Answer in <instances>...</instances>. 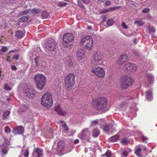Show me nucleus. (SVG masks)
<instances>
[{
  "mask_svg": "<svg viewBox=\"0 0 157 157\" xmlns=\"http://www.w3.org/2000/svg\"><path fill=\"white\" fill-rule=\"evenodd\" d=\"M107 104V100L104 97H99L93 99L92 106L96 110L101 111L104 110Z\"/></svg>",
  "mask_w": 157,
  "mask_h": 157,
  "instance_id": "obj_1",
  "label": "nucleus"
},
{
  "mask_svg": "<svg viewBox=\"0 0 157 157\" xmlns=\"http://www.w3.org/2000/svg\"><path fill=\"white\" fill-rule=\"evenodd\" d=\"M75 75L72 73L68 74L65 78V88L67 91L72 90L75 84Z\"/></svg>",
  "mask_w": 157,
  "mask_h": 157,
  "instance_id": "obj_2",
  "label": "nucleus"
},
{
  "mask_svg": "<svg viewBox=\"0 0 157 157\" xmlns=\"http://www.w3.org/2000/svg\"><path fill=\"white\" fill-rule=\"evenodd\" d=\"M53 100L52 95L49 93H45L41 98V104L44 107L50 108L52 107Z\"/></svg>",
  "mask_w": 157,
  "mask_h": 157,
  "instance_id": "obj_3",
  "label": "nucleus"
},
{
  "mask_svg": "<svg viewBox=\"0 0 157 157\" xmlns=\"http://www.w3.org/2000/svg\"><path fill=\"white\" fill-rule=\"evenodd\" d=\"M37 88L41 90L43 89L46 83V77L42 74H37L34 77Z\"/></svg>",
  "mask_w": 157,
  "mask_h": 157,
  "instance_id": "obj_4",
  "label": "nucleus"
},
{
  "mask_svg": "<svg viewBox=\"0 0 157 157\" xmlns=\"http://www.w3.org/2000/svg\"><path fill=\"white\" fill-rule=\"evenodd\" d=\"M92 73L100 78H103L105 75V72L103 68L97 65L93 66L91 69Z\"/></svg>",
  "mask_w": 157,
  "mask_h": 157,
  "instance_id": "obj_5",
  "label": "nucleus"
},
{
  "mask_svg": "<svg viewBox=\"0 0 157 157\" xmlns=\"http://www.w3.org/2000/svg\"><path fill=\"white\" fill-rule=\"evenodd\" d=\"M121 83L122 88H126L132 85V79L127 76H122L121 79Z\"/></svg>",
  "mask_w": 157,
  "mask_h": 157,
  "instance_id": "obj_6",
  "label": "nucleus"
},
{
  "mask_svg": "<svg viewBox=\"0 0 157 157\" xmlns=\"http://www.w3.org/2000/svg\"><path fill=\"white\" fill-rule=\"evenodd\" d=\"M93 59L98 65H101L103 63V57L101 52L96 51L94 55Z\"/></svg>",
  "mask_w": 157,
  "mask_h": 157,
  "instance_id": "obj_7",
  "label": "nucleus"
},
{
  "mask_svg": "<svg viewBox=\"0 0 157 157\" xmlns=\"http://www.w3.org/2000/svg\"><path fill=\"white\" fill-rule=\"evenodd\" d=\"M56 43L54 39L49 40L46 44L45 48L49 51H54L56 48Z\"/></svg>",
  "mask_w": 157,
  "mask_h": 157,
  "instance_id": "obj_8",
  "label": "nucleus"
},
{
  "mask_svg": "<svg viewBox=\"0 0 157 157\" xmlns=\"http://www.w3.org/2000/svg\"><path fill=\"white\" fill-rule=\"evenodd\" d=\"M74 35L71 33H67L63 36V39L64 43L67 44L71 42L74 39Z\"/></svg>",
  "mask_w": 157,
  "mask_h": 157,
  "instance_id": "obj_9",
  "label": "nucleus"
},
{
  "mask_svg": "<svg viewBox=\"0 0 157 157\" xmlns=\"http://www.w3.org/2000/svg\"><path fill=\"white\" fill-rule=\"evenodd\" d=\"M137 66L136 64L130 63H126L124 67V69L127 71L134 72L137 69Z\"/></svg>",
  "mask_w": 157,
  "mask_h": 157,
  "instance_id": "obj_10",
  "label": "nucleus"
},
{
  "mask_svg": "<svg viewBox=\"0 0 157 157\" xmlns=\"http://www.w3.org/2000/svg\"><path fill=\"white\" fill-rule=\"evenodd\" d=\"M90 132L88 129H85L83 130L81 134V138L83 140H85L87 141H90Z\"/></svg>",
  "mask_w": 157,
  "mask_h": 157,
  "instance_id": "obj_11",
  "label": "nucleus"
},
{
  "mask_svg": "<svg viewBox=\"0 0 157 157\" xmlns=\"http://www.w3.org/2000/svg\"><path fill=\"white\" fill-rule=\"evenodd\" d=\"M25 92L26 95L30 98H34L35 96V91L31 87L26 89Z\"/></svg>",
  "mask_w": 157,
  "mask_h": 157,
  "instance_id": "obj_12",
  "label": "nucleus"
},
{
  "mask_svg": "<svg viewBox=\"0 0 157 157\" xmlns=\"http://www.w3.org/2000/svg\"><path fill=\"white\" fill-rule=\"evenodd\" d=\"M85 51L83 49H79L77 52L76 55L77 59L78 60H82L83 59H85Z\"/></svg>",
  "mask_w": 157,
  "mask_h": 157,
  "instance_id": "obj_13",
  "label": "nucleus"
},
{
  "mask_svg": "<svg viewBox=\"0 0 157 157\" xmlns=\"http://www.w3.org/2000/svg\"><path fill=\"white\" fill-rule=\"evenodd\" d=\"M128 60L127 56L126 54L122 55L119 58L117 62L120 64H123L126 62Z\"/></svg>",
  "mask_w": 157,
  "mask_h": 157,
  "instance_id": "obj_14",
  "label": "nucleus"
},
{
  "mask_svg": "<svg viewBox=\"0 0 157 157\" xmlns=\"http://www.w3.org/2000/svg\"><path fill=\"white\" fill-rule=\"evenodd\" d=\"M59 122L63 129V131L65 133H69V128L66 123L63 121H61Z\"/></svg>",
  "mask_w": 157,
  "mask_h": 157,
  "instance_id": "obj_15",
  "label": "nucleus"
},
{
  "mask_svg": "<svg viewBox=\"0 0 157 157\" xmlns=\"http://www.w3.org/2000/svg\"><path fill=\"white\" fill-rule=\"evenodd\" d=\"M73 58L71 56H69L68 57L67 61L65 65L69 67H73L74 62H73Z\"/></svg>",
  "mask_w": 157,
  "mask_h": 157,
  "instance_id": "obj_16",
  "label": "nucleus"
},
{
  "mask_svg": "<svg viewBox=\"0 0 157 157\" xmlns=\"http://www.w3.org/2000/svg\"><path fill=\"white\" fill-rule=\"evenodd\" d=\"M55 111H56L59 115L64 116L66 113V112L62 109L59 105H58L55 108Z\"/></svg>",
  "mask_w": 157,
  "mask_h": 157,
  "instance_id": "obj_17",
  "label": "nucleus"
},
{
  "mask_svg": "<svg viewBox=\"0 0 157 157\" xmlns=\"http://www.w3.org/2000/svg\"><path fill=\"white\" fill-rule=\"evenodd\" d=\"M42 151L39 148H37L33 154V157H40L43 155Z\"/></svg>",
  "mask_w": 157,
  "mask_h": 157,
  "instance_id": "obj_18",
  "label": "nucleus"
},
{
  "mask_svg": "<svg viewBox=\"0 0 157 157\" xmlns=\"http://www.w3.org/2000/svg\"><path fill=\"white\" fill-rule=\"evenodd\" d=\"M86 44V47L87 49L90 50L93 47V40L92 37L90 38V40Z\"/></svg>",
  "mask_w": 157,
  "mask_h": 157,
  "instance_id": "obj_19",
  "label": "nucleus"
},
{
  "mask_svg": "<svg viewBox=\"0 0 157 157\" xmlns=\"http://www.w3.org/2000/svg\"><path fill=\"white\" fill-rule=\"evenodd\" d=\"M14 130L15 131H16V132L18 134H22L24 131V127L21 126H19L14 128Z\"/></svg>",
  "mask_w": 157,
  "mask_h": 157,
  "instance_id": "obj_20",
  "label": "nucleus"
},
{
  "mask_svg": "<svg viewBox=\"0 0 157 157\" xmlns=\"http://www.w3.org/2000/svg\"><path fill=\"white\" fill-rule=\"evenodd\" d=\"M141 150V148L140 145L137 146L135 149V153L137 156L139 157H141L142 156L140 155Z\"/></svg>",
  "mask_w": 157,
  "mask_h": 157,
  "instance_id": "obj_21",
  "label": "nucleus"
},
{
  "mask_svg": "<svg viewBox=\"0 0 157 157\" xmlns=\"http://www.w3.org/2000/svg\"><path fill=\"white\" fill-rule=\"evenodd\" d=\"M91 37L90 36H87L86 37H82L81 39L80 43L81 44H83L85 43H86L89 41L88 40H90V38Z\"/></svg>",
  "mask_w": 157,
  "mask_h": 157,
  "instance_id": "obj_22",
  "label": "nucleus"
},
{
  "mask_svg": "<svg viewBox=\"0 0 157 157\" xmlns=\"http://www.w3.org/2000/svg\"><path fill=\"white\" fill-rule=\"evenodd\" d=\"M145 79L150 82H151L153 80L154 77L152 75L147 74L145 75Z\"/></svg>",
  "mask_w": 157,
  "mask_h": 157,
  "instance_id": "obj_23",
  "label": "nucleus"
},
{
  "mask_svg": "<svg viewBox=\"0 0 157 157\" xmlns=\"http://www.w3.org/2000/svg\"><path fill=\"white\" fill-rule=\"evenodd\" d=\"M15 36L17 38L21 39L24 36L23 32L20 30H18L16 32Z\"/></svg>",
  "mask_w": 157,
  "mask_h": 157,
  "instance_id": "obj_24",
  "label": "nucleus"
},
{
  "mask_svg": "<svg viewBox=\"0 0 157 157\" xmlns=\"http://www.w3.org/2000/svg\"><path fill=\"white\" fill-rule=\"evenodd\" d=\"M120 136L118 134L116 135L111 137L109 140L111 142H115L119 140Z\"/></svg>",
  "mask_w": 157,
  "mask_h": 157,
  "instance_id": "obj_25",
  "label": "nucleus"
},
{
  "mask_svg": "<svg viewBox=\"0 0 157 157\" xmlns=\"http://www.w3.org/2000/svg\"><path fill=\"white\" fill-rule=\"evenodd\" d=\"M146 99L149 100H151L152 99V93L150 91H147L146 92Z\"/></svg>",
  "mask_w": 157,
  "mask_h": 157,
  "instance_id": "obj_26",
  "label": "nucleus"
},
{
  "mask_svg": "<svg viewBox=\"0 0 157 157\" xmlns=\"http://www.w3.org/2000/svg\"><path fill=\"white\" fill-rule=\"evenodd\" d=\"M29 17L27 16H23L18 19V21L20 22H24L28 19Z\"/></svg>",
  "mask_w": 157,
  "mask_h": 157,
  "instance_id": "obj_27",
  "label": "nucleus"
},
{
  "mask_svg": "<svg viewBox=\"0 0 157 157\" xmlns=\"http://www.w3.org/2000/svg\"><path fill=\"white\" fill-rule=\"evenodd\" d=\"M49 16V13L47 11L44 10L42 12L41 17L43 19L46 18Z\"/></svg>",
  "mask_w": 157,
  "mask_h": 157,
  "instance_id": "obj_28",
  "label": "nucleus"
},
{
  "mask_svg": "<svg viewBox=\"0 0 157 157\" xmlns=\"http://www.w3.org/2000/svg\"><path fill=\"white\" fill-rule=\"evenodd\" d=\"M64 145V142L63 140H60L59 142L57 144V148H58L62 149Z\"/></svg>",
  "mask_w": 157,
  "mask_h": 157,
  "instance_id": "obj_29",
  "label": "nucleus"
},
{
  "mask_svg": "<svg viewBox=\"0 0 157 157\" xmlns=\"http://www.w3.org/2000/svg\"><path fill=\"white\" fill-rule=\"evenodd\" d=\"M99 129L95 128L93 131L92 135L94 137H96L99 135Z\"/></svg>",
  "mask_w": 157,
  "mask_h": 157,
  "instance_id": "obj_30",
  "label": "nucleus"
},
{
  "mask_svg": "<svg viewBox=\"0 0 157 157\" xmlns=\"http://www.w3.org/2000/svg\"><path fill=\"white\" fill-rule=\"evenodd\" d=\"M50 131L47 133V134H48L47 136H46L48 138H52L53 136V130L51 128H50L49 129Z\"/></svg>",
  "mask_w": 157,
  "mask_h": 157,
  "instance_id": "obj_31",
  "label": "nucleus"
},
{
  "mask_svg": "<svg viewBox=\"0 0 157 157\" xmlns=\"http://www.w3.org/2000/svg\"><path fill=\"white\" fill-rule=\"evenodd\" d=\"M40 12V10L39 9H34L31 10V13L34 15H35L36 13H38Z\"/></svg>",
  "mask_w": 157,
  "mask_h": 157,
  "instance_id": "obj_32",
  "label": "nucleus"
},
{
  "mask_svg": "<svg viewBox=\"0 0 157 157\" xmlns=\"http://www.w3.org/2000/svg\"><path fill=\"white\" fill-rule=\"evenodd\" d=\"M110 126L105 125L103 128L104 131L106 132H109L110 131Z\"/></svg>",
  "mask_w": 157,
  "mask_h": 157,
  "instance_id": "obj_33",
  "label": "nucleus"
},
{
  "mask_svg": "<svg viewBox=\"0 0 157 157\" xmlns=\"http://www.w3.org/2000/svg\"><path fill=\"white\" fill-rule=\"evenodd\" d=\"M112 155L111 152L110 150L107 151L102 156H105L106 157H111Z\"/></svg>",
  "mask_w": 157,
  "mask_h": 157,
  "instance_id": "obj_34",
  "label": "nucleus"
},
{
  "mask_svg": "<svg viewBox=\"0 0 157 157\" xmlns=\"http://www.w3.org/2000/svg\"><path fill=\"white\" fill-rule=\"evenodd\" d=\"M120 142L123 145H127L128 144L129 141L128 139L126 138H123Z\"/></svg>",
  "mask_w": 157,
  "mask_h": 157,
  "instance_id": "obj_35",
  "label": "nucleus"
},
{
  "mask_svg": "<svg viewBox=\"0 0 157 157\" xmlns=\"http://www.w3.org/2000/svg\"><path fill=\"white\" fill-rule=\"evenodd\" d=\"M114 21L113 19H110L107 21L106 24L110 26L114 24Z\"/></svg>",
  "mask_w": 157,
  "mask_h": 157,
  "instance_id": "obj_36",
  "label": "nucleus"
},
{
  "mask_svg": "<svg viewBox=\"0 0 157 157\" xmlns=\"http://www.w3.org/2000/svg\"><path fill=\"white\" fill-rule=\"evenodd\" d=\"M10 112L9 111H6L2 115L3 119H5L6 118H7V117L9 115Z\"/></svg>",
  "mask_w": 157,
  "mask_h": 157,
  "instance_id": "obj_37",
  "label": "nucleus"
},
{
  "mask_svg": "<svg viewBox=\"0 0 157 157\" xmlns=\"http://www.w3.org/2000/svg\"><path fill=\"white\" fill-rule=\"evenodd\" d=\"M121 7L120 6H118L116 7H112L109 8V11H112L113 10H115L116 9H120Z\"/></svg>",
  "mask_w": 157,
  "mask_h": 157,
  "instance_id": "obj_38",
  "label": "nucleus"
},
{
  "mask_svg": "<svg viewBox=\"0 0 157 157\" xmlns=\"http://www.w3.org/2000/svg\"><path fill=\"white\" fill-rule=\"evenodd\" d=\"M20 109L22 112H24L27 109V106L25 105H22L20 107Z\"/></svg>",
  "mask_w": 157,
  "mask_h": 157,
  "instance_id": "obj_39",
  "label": "nucleus"
},
{
  "mask_svg": "<svg viewBox=\"0 0 157 157\" xmlns=\"http://www.w3.org/2000/svg\"><path fill=\"white\" fill-rule=\"evenodd\" d=\"M148 29L150 33H154L155 32V29L153 27L149 26Z\"/></svg>",
  "mask_w": 157,
  "mask_h": 157,
  "instance_id": "obj_40",
  "label": "nucleus"
},
{
  "mask_svg": "<svg viewBox=\"0 0 157 157\" xmlns=\"http://www.w3.org/2000/svg\"><path fill=\"white\" fill-rule=\"evenodd\" d=\"M128 153L127 151L124 150L123 151L122 155L124 157H126L128 156Z\"/></svg>",
  "mask_w": 157,
  "mask_h": 157,
  "instance_id": "obj_41",
  "label": "nucleus"
},
{
  "mask_svg": "<svg viewBox=\"0 0 157 157\" xmlns=\"http://www.w3.org/2000/svg\"><path fill=\"white\" fill-rule=\"evenodd\" d=\"M67 5V3L63 2H59L58 4V6H66Z\"/></svg>",
  "mask_w": 157,
  "mask_h": 157,
  "instance_id": "obj_42",
  "label": "nucleus"
},
{
  "mask_svg": "<svg viewBox=\"0 0 157 157\" xmlns=\"http://www.w3.org/2000/svg\"><path fill=\"white\" fill-rule=\"evenodd\" d=\"M9 145V142L6 140H5L2 144V147H7Z\"/></svg>",
  "mask_w": 157,
  "mask_h": 157,
  "instance_id": "obj_43",
  "label": "nucleus"
},
{
  "mask_svg": "<svg viewBox=\"0 0 157 157\" xmlns=\"http://www.w3.org/2000/svg\"><path fill=\"white\" fill-rule=\"evenodd\" d=\"M8 50V48L6 46H2L1 49V52H6Z\"/></svg>",
  "mask_w": 157,
  "mask_h": 157,
  "instance_id": "obj_44",
  "label": "nucleus"
},
{
  "mask_svg": "<svg viewBox=\"0 0 157 157\" xmlns=\"http://www.w3.org/2000/svg\"><path fill=\"white\" fill-rule=\"evenodd\" d=\"M2 149V152L3 154H6L7 153V150L6 149L7 147H3Z\"/></svg>",
  "mask_w": 157,
  "mask_h": 157,
  "instance_id": "obj_45",
  "label": "nucleus"
},
{
  "mask_svg": "<svg viewBox=\"0 0 157 157\" xmlns=\"http://www.w3.org/2000/svg\"><path fill=\"white\" fill-rule=\"evenodd\" d=\"M5 89L7 90H11V88L8 86L7 84H5L4 86Z\"/></svg>",
  "mask_w": 157,
  "mask_h": 157,
  "instance_id": "obj_46",
  "label": "nucleus"
},
{
  "mask_svg": "<svg viewBox=\"0 0 157 157\" xmlns=\"http://www.w3.org/2000/svg\"><path fill=\"white\" fill-rule=\"evenodd\" d=\"M25 157H28L29 155V152L28 150L27 149L24 153Z\"/></svg>",
  "mask_w": 157,
  "mask_h": 157,
  "instance_id": "obj_47",
  "label": "nucleus"
},
{
  "mask_svg": "<svg viewBox=\"0 0 157 157\" xmlns=\"http://www.w3.org/2000/svg\"><path fill=\"white\" fill-rule=\"evenodd\" d=\"M5 131L6 133L10 132L11 131L10 129L8 126L6 127Z\"/></svg>",
  "mask_w": 157,
  "mask_h": 157,
  "instance_id": "obj_48",
  "label": "nucleus"
},
{
  "mask_svg": "<svg viewBox=\"0 0 157 157\" xmlns=\"http://www.w3.org/2000/svg\"><path fill=\"white\" fill-rule=\"evenodd\" d=\"M150 10V9L148 8H145L142 10V12L146 13L148 12Z\"/></svg>",
  "mask_w": 157,
  "mask_h": 157,
  "instance_id": "obj_49",
  "label": "nucleus"
},
{
  "mask_svg": "<svg viewBox=\"0 0 157 157\" xmlns=\"http://www.w3.org/2000/svg\"><path fill=\"white\" fill-rule=\"evenodd\" d=\"M78 6H79L82 9H83L85 8V6L80 2H78Z\"/></svg>",
  "mask_w": 157,
  "mask_h": 157,
  "instance_id": "obj_50",
  "label": "nucleus"
},
{
  "mask_svg": "<svg viewBox=\"0 0 157 157\" xmlns=\"http://www.w3.org/2000/svg\"><path fill=\"white\" fill-rule=\"evenodd\" d=\"M134 24L138 26H140L142 25V24H141L140 22L138 21H135L134 22Z\"/></svg>",
  "mask_w": 157,
  "mask_h": 157,
  "instance_id": "obj_51",
  "label": "nucleus"
},
{
  "mask_svg": "<svg viewBox=\"0 0 157 157\" xmlns=\"http://www.w3.org/2000/svg\"><path fill=\"white\" fill-rule=\"evenodd\" d=\"M28 13V12L27 10H25L23 12H21L20 14V15L21 16H22V15H24L27 14Z\"/></svg>",
  "mask_w": 157,
  "mask_h": 157,
  "instance_id": "obj_52",
  "label": "nucleus"
},
{
  "mask_svg": "<svg viewBox=\"0 0 157 157\" xmlns=\"http://www.w3.org/2000/svg\"><path fill=\"white\" fill-rule=\"evenodd\" d=\"M108 12H109V9H104L101 12H100V13L102 14L105 13H107Z\"/></svg>",
  "mask_w": 157,
  "mask_h": 157,
  "instance_id": "obj_53",
  "label": "nucleus"
},
{
  "mask_svg": "<svg viewBox=\"0 0 157 157\" xmlns=\"http://www.w3.org/2000/svg\"><path fill=\"white\" fill-rule=\"evenodd\" d=\"M122 26L124 28V29H127L128 28V26L127 25H126L125 23L124 22L122 23Z\"/></svg>",
  "mask_w": 157,
  "mask_h": 157,
  "instance_id": "obj_54",
  "label": "nucleus"
},
{
  "mask_svg": "<svg viewBox=\"0 0 157 157\" xmlns=\"http://www.w3.org/2000/svg\"><path fill=\"white\" fill-rule=\"evenodd\" d=\"M19 58V56L18 55H14L12 58V59H15L16 60H18Z\"/></svg>",
  "mask_w": 157,
  "mask_h": 157,
  "instance_id": "obj_55",
  "label": "nucleus"
},
{
  "mask_svg": "<svg viewBox=\"0 0 157 157\" xmlns=\"http://www.w3.org/2000/svg\"><path fill=\"white\" fill-rule=\"evenodd\" d=\"M92 123L94 125H97L98 124V121L97 120H94L92 121Z\"/></svg>",
  "mask_w": 157,
  "mask_h": 157,
  "instance_id": "obj_56",
  "label": "nucleus"
},
{
  "mask_svg": "<svg viewBox=\"0 0 157 157\" xmlns=\"http://www.w3.org/2000/svg\"><path fill=\"white\" fill-rule=\"evenodd\" d=\"M6 61L9 62H11L12 61L10 57L9 56H8L7 57Z\"/></svg>",
  "mask_w": 157,
  "mask_h": 157,
  "instance_id": "obj_57",
  "label": "nucleus"
},
{
  "mask_svg": "<svg viewBox=\"0 0 157 157\" xmlns=\"http://www.w3.org/2000/svg\"><path fill=\"white\" fill-rule=\"evenodd\" d=\"M141 140L144 141L147 139V138L146 137H144V136H142L141 137Z\"/></svg>",
  "mask_w": 157,
  "mask_h": 157,
  "instance_id": "obj_58",
  "label": "nucleus"
},
{
  "mask_svg": "<svg viewBox=\"0 0 157 157\" xmlns=\"http://www.w3.org/2000/svg\"><path fill=\"white\" fill-rule=\"evenodd\" d=\"M11 67L12 70H16L17 69V67L15 65L11 66Z\"/></svg>",
  "mask_w": 157,
  "mask_h": 157,
  "instance_id": "obj_59",
  "label": "nucleus"
},
{
  "mask_svg": "<svg viewBox=\"0 0 157 157\" xmlns=\"http://www.w3.org/2000/svg\"><path fill=\"white\" fill-rule=\"evenodd\" d=\"M110 2L109 1H107L106 2L105 4L106 5H109L110 4Z\"/></svg>",
  "mask_w": 157,
  "mask_h": 157,
  "instance_id": "obj_60",
  "label": "nucleus"
},
{
  "mask_svg": "<svg viewBox=\"0 0 157 157\" xmlns=\"http://www.w3.org/2000/svg\"><path fill=\"white\" fill-rule=\"evenodd\" d=\"M82 1L85 3H87L89 2L90 0H82Z\"/></svg>",
  "mask_w": 157,
  "mask_h": 157,
  "instance_id": "obj_61",
  "label": "nucleus"
},
{
  "mask_svg": "<svg viewBox=\"0 0 157 157\" xmlns=\"http://www.w3.org/2000/svg\"><path fill=\"white\" fill-rule=\"evenodd\" d=\"M79 142V140H78V139H76L74 142V143L75 144H77V143H78Z\"/></svg>",
  "mask_w": 157,
  "mask_h": 157,
  "instance_id": "obj_62",
  "label": "nucleus"
},
{
  "mask_svg": "<svg viewBox=\"0 0 157 157\" xmlns=\"http://www.w3.org/2000/svg\"><path fill=\"white\" fill-rule=\"evenodd\" d=\"M103 22H104L106 20V17L105 16H103Z\"/></svg>",
  "mask_w": 157,
  "mask_h": 157,
  "instance_id": "obj_63",
  "label": "nucleus"
},
{
  "mask_svg": "<svg viewBox=\"0 0 157 157\" xmlns=\"http://www.w3.org/2000/svg\"><path fill=\"white\" fill-rule=\"evenodd\" d=\"M87 29H92V27L91 26H88L87 27Z\"/></svg>",
  "mask_w": 157,
  "mask_h": 157,
  "instance_id": "obj_64",
  "label": "nucleus"
}]
</instances>
